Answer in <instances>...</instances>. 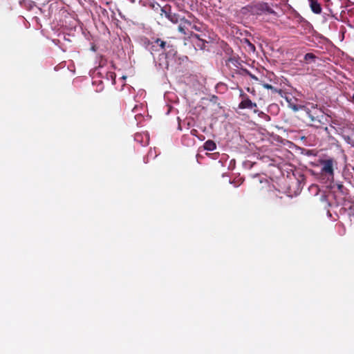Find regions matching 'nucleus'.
Segmentation results:
<instances>
[{"label":"nucleus","instance_id":"obj_1","mask_svg":"<svg viewBox=\"0 0 354 354\" xmlns=\"http://www.w3.org/2000/svg\"><path fill=\"white\" fill-rule=\"evenodd\" d=\"M304 111L308 115L312 122L311 126L316 128H322L328 122L326 113L322 108H319L317 104L308 103L304 107Z\"/></svg>","mask_w":354,"mask_h":354},{"label":"nucleus","instance_id":"obj_2","mask_svg":"<svg viewBox=\"0 0 354 354\" xmlns=\"http://www.w3.org/2000/svg\"><path fill=\"white\" fill-rule=\"evenodd\" d=\"M160 52H164L166 57L169 55H174L176 53L175 47L170 43L160 38H153V45L150 47V53L153 55L155 53Z\"/></svg>","mask_w":354,"mask_h":354},{"label":"nucleus","instance_id":"obj_3","mask_svg":"<svg viewBox=\"0 0 354 354\" xmlns=\"http://www.w3.org/2000/svg\"><path fill=\"white\" fill-rule=\"evenodd\" d=\"M321 174L324 176L327 180H333L334 178V167L337 162L332 158L320 160Z\"/></svg>","mask_w":354,"mask_h":354},{"label":"nucleus","instance_id":"obj_4","mask_svg":"<svg viewBox=\"0 0 354 354\" xmlns=\"http://www.w3.org/2000/svg\"><path fill=\"white\" fill-rule=\"evenodd\" d=\"M250 11L253 15H261L263 13L276 15L275 11L272 9L268 3L260 2L250 6Z\"/></svg>","mask_w":354,"mask_h":354},{"label":"nucleus","instance_id":"obj_5","mask_svg":"<svg viewBox=\"0 0 354 354\" xmlns=\"http://www.w3.org/2000/svg\"><path fill=\"white\" fill-rule=\"evenodd\" d=\"M240 97L241 98V102L239 104L238 108L240 109H257V104L255 102H253L248 95L243 92L241 91L240 93Z\"/></svg>","mask_w":354,"mask_h":354},{"label":"nucleus","instance_id":"obj_6","mask_svg":"<svg viewBox=\"0 0 354 354\" xmlns=\"http://www.w3.org/2000/svg\"><path fill=\"white\" fill-rule=\"evenodd\" d=\"M225 66L231 71L232 76L234 77L240 66H241V62L239 58L232 57L225 60Z\"/></svg>","mask_w":354,"mask_h":354},{"label":"nucleus","instance_id":"obj_7","mask_svg":"<svg viewBox=\"0 0 354 354\" xmlns=\"http://www.w3.org/2000/svg\"><path fill=\"white\" fill-rule=\"evenodd\" d=\"M191 37L194 41V44L200 49H204L205 48L206 41L200 37V35L196 33H191Z\"/></svg>","mask_w":354,"mask_h":354},{"label":"nucleus","instance_id":"obj_8","mask_svg":"<svg viewBox=\"0 0 354 354\" xmlns=\"http://www.w3.org/2000/svg\"><path fill=\"white\" fill-rule=\"evenodd\" d=\"M310 8L312 12L316 15H319L322 13V6L321 4L317 1V0H309Z\"/></svg>","mask_w":354,"mask_h":354},{"label":"nucleus","instance_id":"obj_9","mask_svg":"<svg viewBox=\"0 0 354 354\" xmlns=\"http://www.w3.org/2000/svg\"><path fill=\"white\" fill-rule=\"evenodd\" d=\"M216 148V145L212 140H208L204 143V149L207 151H214Z\"/></svg>","mask_w":354,"mask_h":354},{"label":"nucleus","instance_id":"obj_10","mask_svg":"<svg viewBox=\"0 0 354 354\" xmlns=\"http://www.w3.org/2000/svg\"><path fill=\"white\" fill-rule=\"evenodd\" d=\"M261 85L263 86V88L271 90L272 93H279V94H281L282 91L281 89L278 90L277 88L272 86L271 84L267 83H262Z\"/></svg>","mask_w":354,"mask_h":354},{"label":"nucleus","instance_id":"obj_11","mask_svg":"<svg viewBox=\"0 0 354 354\" xmlns=\"http://www.w3.org/2000/svg\"><path fill=\"white\" fill-rule=\"evenodd\" d=\"M316 58H317V57L315 56V55H314L312 53H308L304 56V60L306 62H315Z\"/></svg>","mask_w":354,"mask_h":354},{"label":"nucleus","instance_id":"obj_12","mask_svg":"<svg viewBox=\"0 0 354 354\" xmlns=\"http://www.w3.org/2000/svg\"><path fill=\"white\" fill-rule=\"evenodd\" d=\"M254 113H257L259 117H260L261 118H263L268 121L270 120V117L268 115L266 114L265 113H263L261 111H259L258 109H254Z\"/></svg>","mask_w":354,"mask_h":354},{"label":"nucleus","instance_id":"obj_13","mask_svg":"<svg viewBox=\"0 0 354 354\" xmlns=\"http://www.w3.org/2000/svg\"><path fill=\"white\" fill-rule=\"evenodd\" d=\"M167 18L171 21L172 23L176 24L178 23V16L175 14L167 13Z\"/></svg>","mask_w":354,"mask_h":354},{"label":"nucleus","instance_id":"obj_14","mask_svg":"<svg viewBox=\"0 0 354 354\" xmlns=\"http://www.w3.org/2000/svg\"><path fill=\"white\" fill-rule=\"evenodd\" d=\"M143 44L146 49L150 51V47L153 45V39L149 40L147 38H145L143 40Z\"/></svg>","mask_w":354,"mask_h":354},{"label":"nucleus","instance_id":"obj_15","mask_svg":"<svg viewBox=\"0 0 354 354\" xmlns=\"http://www.w3.org/2000/svg\"><path fill=\"white\" fill-rule=\"evenodd\" d=\"M249 73H250V71L246 68H242V66H240L239 69L236 71V73L235 74H239V75H248Z\"/></svg>","mask_w":354,"mask_h":354},{"label":"nucleus","instance_id":"obj_16","mask_svg":"<svg viewBox=\"0 0 354 354\" xmlns=\"http://www.w3.org/2000/svg\"><path fill=\"white\" fill-rule=\"evenodd\" d=\"M182 20L185 24H187L188 26H191L192 29H194L197 31H200L201 28L198 26H197L196 25H195V24L192 25V23L189 21H188L187 19H183Z\"/></svg>","mask_w":354,"mask_h":354},{"label":"nucleus","instance_id":"obj_17","mask_svg":"<svg viewBox=\"0 0 354 354\" xmlns=\"http://www.w3.org/2000/svg\"><path fill=\"white\" fill-rule=\"evenodd\" d=\"M160 10H161V15H162V13H164L165 17H167V14L171 13V6L169 5H166L164 7L161 8Z\"/></svg>","mask_w":354,"mask_h":354},{"label":"nucleus","instance_id":"obj_18","mask_svg":"<svg viewBox=\"0 0 354 354\" xmlns=\"http://www.w3.org/2000/svg\"><path fill=\"white\" fill-rule=\"evenodd\" d=\"M337 189L339 192L343 194H344V191L346 190V189L342 184H337Z\"/></svg>","mask_w":354,"mask_h":354},{"label":"nucleus","instance_id":"obj_19","mask_svg":"<svg viewBox=\"0 0 354 354\" xmlns=\"http://www.w3.org/2000/svg\"><path fill=\"white\" fill-rule=\"evenodd\" d=\"M178 30L179 32H180L181 33L184 34V35H186V32H185V26H183L182 24H180L178 27Z\"/></svg>","mask_w":354,"mask_h":354},{"label":"nucleus","instance_id":"obj_20","mask_svg":"<svg viewBox=\"0 0 354 354\" xmlns=\"http://www.w3.org/2000/svg\"><path fill=\"white\" fill-rule=\"evenodd\" d=\"M245 41L248 44V46L250 47V48L251 50H252L253 51L255 50V46L254 44H252V43H250L248 39H245Z\"/></svg>","mask_w":354,"mask_h":354},{"label":"nucleus","instance_id":"obj_21","mask_svg":"<svg viewBox=\"0 0 354 354\" xmlns=\"http://www.w3.org/2000/svg\"><path fill=\"white\" fill-rule=\"evenodd\" d=\"M248 76H250L252 79H253L254 80H258V78L254 75L252 74L250 72Z\"/></svg>","mask_w":354,"mask_h":354},{"label":"nucleus","instance_id":"obj_22","mask_svg":"<svg viewBox=\"0 0 354 354\" xmlns=\"http://www.w3.org/2000/svg\"><path fill=\"white\" fill-rule=\"evenodd\" d=\"M324 131L326 133V134H327L328 136H330V131H329V129H328V127H325L324 128Z\"/></svg>","mask_w":354,"mask_h":354},{"label":"nucleus","instance_id":"obj_23","mask_svg":"<svg viewBox=\"0 0 354 354\" xmlns=\"http://www.w3.org/2000/svg\"><path fill=\"white\" fill-rule=\"evenodd\" d=\"M140 137H141V134H138V133H137V134H136V136H135V140H137V141H138Z\"/></svg>","mask_w":354,"mask_h":354},{"label":"nucleus","instance_id":"obj_24","mask_svg":"<svg viewBox=\"0 0 354 354\" xmlns=\"http://www.w3.org/2000/svg\"><path fill=\"white\" fill-rule=\"evenodd\" d=\"M349 144L351 145V146L352 147H353V148H354V140H351V142H349Z\"/></svg>","mask_w":354,"mask_h":354},{"label":"nucleus","instance_id":"obj_25","mask_svg":"<svg viewBox=\"0 0 354 354\" xmlns=\"http://www.w3.org/2000/svg\"><path fill=\"white\" fill-rule=\"evenodd\" d=\"M352 102L354 104V95L352 97Z\"/></svg>","mask_w":354,"mask_h":354},{"label":"nucleus","instance_id":"obj_26","mask_svg":"<svg viewBox=\"0 0 354 354\" xmlns=\"http://www.w3.org/2000/svg\"><path fill=\"white\" fill-rule=\"evenodd\" d=\"M192 132H196V129L192 130Z\"/></svg>","mask_w":354,"mask_h":354},{"label":"nucleus","instance_id":"obj_27","mask_svg":"<svg viewBox=\"0 0 354 354\" xmlns=\"http://www.w3.org/2000/svg\"><path fill=\"white\" fill-rule=\"evenodd\" d=\"M148 138L147 139V141L145 142V144H147L148 143Z\"/></svg>","mask_w":354,"mask_h":354}]
</instances>
